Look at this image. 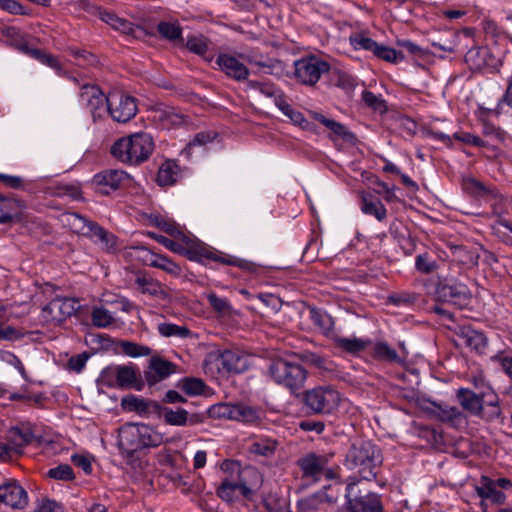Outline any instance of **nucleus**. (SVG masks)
I'll list each match as a JSON object with an SVG mask.
<instances>
[{"label": "nucleus", "mask_w": 512, "mask_h": 512, "mask_svg": "<svg viewBox=\"0 0 512 512\" xmlns=\"http://www.w3.org/2000/svg\"><path fill=\"white\" fill-rule=\"evenodd\" d=\"M456 334L471 351L477 354L485 353L488 346V339L483 332L469 325H463L459 326Z\"/></svg>", "instance_id": "nucleus-25"}, {"label": "nucleus", "mask_w": 512, "mask_h": 512, "mask_svg": "<svg viewBox=\"0 0 512 512\" xmlns=\"http://www.w3.org/2000/svg\"><path fill=\"white\" fill-rule=\"evenodd\" d=\"M205 383L197 378H187L182 383V390L187 395H201L205 389Z\"/></svg>", "instance_id": "nucleus-60"}, {"label": "nucleus", "mask_w": 512, "mask_h": 512, "mask_svg": "<svg viewBox=\"0 0 512 512\" xmlns=\"http://www.w3.org/2000/svg\"><path fill=\"white\" fill-rule=\"evenodd\" d=\"M440 294L446 298L447 302H451L459 308L468 305L471 295L468 287L462 283L443 285L440 289Z\"/></svg>", "instance_id": "nucleus-28"}, {"label": "nucleus", "mask_w": 512, "mask_h": 512, "mask_svg": "<svg viewBox=\"0 0 512 512\" xmlns=\"http://www.w3.org/2000/svg\"><path fill=\"white\" fill-rule=\"evenodd\" d=\"M329 70L327 61L315 55L305 56L294 62L293 78L301 85L313 87Z\"/></svg>", "instance_id": "nucleus-9"}, {"label": "nucleus", "mask_w": 512, "mask_h": 512, "mask_svg": "<svg viewBox=\"0 0 512 512\" xmlns=\"http://www.w3.org/2000/svg\"><path fill=\"white\" fill-rule=\"evenodd\" d=\"M237 491L247 496L251 492V489L248 487L246 480L225 478L217 489V495L225 501H232Z\"/></svg>", "instance_id": "nucleus-31"}, {"label": "nucleus", "mask_w": 512, "mask_h": 512, "mask_svg": "<svg viewBox=\"0 0 512 512\" xmlns=\"http://www.w3.org/2000/svg\"><path fill=\"white\" fill-rule=\"evenodd\" d=\"M331 457L332 455L309 453L300 458L298 460V466L302 471L303 478L312 482H318L323 477L326 479L337 478V470L328 467Z\"/></svg>", "instance_id": "nucleus-11"}, {"label": "nucleus", "mask_w": 512, "mask_h": 512, "mask_svg": "<svg viewBox=\"0 0 512 512\" xmlns=\"http://www.w3.org/2000/svg\"><path fill=\"white\" fill-rule=\"evenodd\" d=\"M112 28L134 38L139 37V34L143 32L140 26H135L132 22L118 16Z\"/></svg>", "instance_id": "nucleus-53"}, {"label": "nucleus", "mask_w": 512, "mask_h": 512, "mask_svg": "<svg viewBox=\"0 0 512 512\" xmlns=\"http://www.w3.org/2000/svg\"><path fill=\"white\" fill-rule=\"evenodd\" d=\"M80 103L91 114L94 123L102 120L108 112L107 95L95 85L85 84L81 87Z\"/></svg>", "instance_id": "nucleus-16"}, {"label": "nucleus", "mask_w": 512, "mask_h": 512, "mask_svg": "<svg viewBox=\"0 0 512 512\" xmlns=\"http://www.w3.org/2000/svg\"><path fill=\"white\" fill-rule=\"evenodd\" d=\"M107 109L114 121L126 123L136 115L137 104L134 97L115 90L107 95Z\"/></svg>", "instance_id": "nucleus-14"}, {"label": "nucleus", "mask_w": 512, "mask_h": 512, "mask_svg": "<svg viewBox=\"0 0 512 512\" xmlns=\"http://www.w3.org/2000/svg\"><path fill=\"white\" fill-rule=\"evenodd\" d=\"M380 463L379 452L370 441L353 443L345 457L346 467L351 470H357L359 476L368 481L376 478L377 467Z\"/></svg>", "instance_id": "nucleus-4"}, {"label": "nucleus", "mask_w": 512, "mask_h": 512, "mask_svg": "<svg viewBox=\"0 0 512 512\" xmlns=\"http://www.w3.org/2000/svg\"><path fill=\"white\" fill-rule=\"evenodd\" d=\"M126 253L144 265L160 269L172 277L177 278L182 274V268L178 263L166 255L152 252L145 246H131Z\"/></svg>", "instance_id": "nucleus-12"}, {"label": "nucleus", "mask_w": 512, "mask_h": 512, "mask_svg": "<svg viewBox=\"0 0 512 512\" xmlns=\"http://www.w3.org/2000/svg\"><path fill=\"white\" fill-rule=\"evenodd\" d=\"M223 367L233 373H241L247 369V359L237 351L226 350L221 354Z\"/></svg>", "instance_id": "nucleus-36"}, {"label": "nucleus", "mask_w": 512, "mask_h": 512, "mask_svg": "<svg viewBox=\"0 0 512 512\" xmlns=\"http://www.w3.org/2000/svg\"><path fill=\"white\" fill-rule=\"evenodd\" d=\"M48 476L56 480L71 481L75 478L73 469L68 464H61L48 471Z\"/></svg>", "instance_id": "nucleus-57"}, {"label": "nucleus", "mask_w": 512, "mask_h": 512, "mask_svg": "<svg viewBox=\"0 0 512 512\" xmlns=\"http://www.w3.org/2000/svg\"><path fill=\"white\" fill-rule=\"evenodd\" d=\"M340 393L330 386H321L305 394V404L315 413L330 414L340 403Z\"/></svg>", "instance_id": "nucleus-13"}, {"label": "nucleus", "mask_w": 512, "mask_h": 512, "mask_svg": "<svg viewBox=\"0 0 512 512\" xmlns=\"http://www.w3.org/2000/svg\"><path fill=\"white\" fill-rule=\"evenodd\" d=\"M477 494L482 499H488L496 504H503L506 496L503 492L497 490L496 482L487 476H482L480 486L476 487Z\"/></svg>", "instance_id": "nucleus-32"}, {"label": "nucleus", "mask_w": 512, "mask_h": 512, "mask_svg": "<svg viewBox=\"0 0 512 512\" xmlns=\"http://www.w3.org/2000/svg\"><path fill=\"white\" fill-rule=\"evenodd\" d=\"M465 61L473 70H496L499 60L496 59L486 47L471 48L465 55Z\"/></svg>", "instance_id": "nucleus-23"}, {"label": "nucleus", "mask_w": 512, "mask_h": 512, "mask_svg": "<svg viewBox=\"0 0 512 512\" xmlns=\"http://www.w3.org/2000/svg\"><path fill=\"white\" fill-rule=\"evenodd\" d=\"M179 176V166L175 161L168 160L160 166L157 174V182L160 186H170L177 181Z\"/></svg>", "instance_id": "nucleus-37"}, {"label": "nucleus", "mask_w": 512, "mask_h": 512, "mask_svg": "<svg viewBox=\"0 0 512 512\" xmlns=\"http://www.w3.org/2000/svg\"><path fill=\"white\" fill-rule=\"evenodd\" d=\"M153 118L163 129L176 128L186 122V116L174 107L155 110Z\"/></svg>", "instance_id": "nucleus-29"}, {"label": "nucleus", "mask_w": 512, "mask_h": 512, "mask_svg": "<svg viewBox=\"0 0 512 512\" xmlns=\"http://www.w3.org/2000/svg\"><path fill=\"white\" fill-rule=\"evenodd\" d=\"M332 339L337 349L353 356H358L372 345L370 338L333 336Z\"/></svg>", "instance_id": "nucleus-27"}, {"label": "nucleus", "mask_w": 512, "mask_h": 512, "mask_svg": "<svg viewBox=\"0 0 512 512\" xmlns=\"http://www.w3.org/2000/svg\"><path fill=\"white\" fill-rule=\"evenodd\" d=\"M248 87L259 91L262 95L268 98H273L276 106H278L280 101H283L286 97L284 92L271 81L250 80L248 81Z\"/></svg>", "instance_id": "nucleus-34"}, {"label": "nucleus", "mask_w": 512, "mask_h": 512, "mask_svg": "<svg viewBox=\"0 0 512 512\" xmlns=\"http://www.w3.org/2000/svg\"><path fill=\"white\" fill-rule=\"evenodd\" d=\"M462 187L465 192L484 201H492L499 198V192L495 187L486 186L474 178L464 179Z\"/></svg>", "instance_id": "nucleus-30"}, {"label": "nucleus", "mask_w": 512, "mask_h": 512, "mask_svg": "<svg viewBox=\"0 0 512 512\" xmlns=\"http://www.w3.org/2000/svg\"><path fill=\"white\" fill-rule=\"evenodd\" d=\"M153 404H158L154 401H146L136 396H127L122 399V406L125 410L137 412L138 414H147L153 408Z\"/></svg>", "instance_id": "nucleus-44"}, {"label": "nucleus", "mask_w": 512, "mask_h": 512, "mask_svg": "<svg viewBox=\"0 0 512 512\" xmlns=\"http://www.w3.org/2000/svg\"><path fill=\"white\" fill-rule=\"evenodd\" d=\"M309 114H310L311 118L320 122L326 128H328L330 131H332L334 134L342 137L343 139H347L351 136V133L347 130V128L343 124L336 122L333 119H329V118L325 117L323 114L316 112V111H310Z\"/></svg>", "instance_id": "nucleus-43"}, {"label": "nucleus", "mask_w": 512, "mask_h": 512, "mask_svg": "<svg viewBox=\"0 0 512 512\" xmlns=\"http://www.w3.org/2000/svg\"><path fill=\"white\" fill-rule=\"evenodd\" d=\"M67 50L77 60L79 65H95L98 63L97 56L89 51L75 47H69Z\"/></svg>", "instance_id": "nucleus-55"}, {"label": "nucleus", "mask_w": 512, "mask_h": 512, "mask_svg": "<svg viewBox=\"0 0 512 512\" xmlns=\"http://www.w3.org/2000/svg\"><path fill=\"white\" fill-rule=\"evenodd\" d=\"M219 69L235 81L242 82L248 79L250 74L248 67L239 58L229 53H220L216 58Z\"/></svg>", "instance_id": "nucleus-21"}, {"label": "nucleus", "mask_w": 512, "mask_h": 512, "mask_svg": "<svg viewBox=\"0 0 512 512\" xmlns=\"http://www.w3.org/2000/svg\"><path fill=\"white\" fill-rule=\"evenodd\" d=\"M120 347L122 352L130 357L148 356L151 354L149 347L130 341H122Z\"/></svg>", "instance_id": "nucleus-52"}, {"label": "nucleus", "mask_w": 512, "mask_h": 512, "mask_svg": "<svg viewBox=\"0 0 512 512\" xmlns=\"http://www.w3.org/2000/svg\"><path fill=\"white\" fill-rule=\"evenodd\" d=\"M160 230L167 233L172 238L180 239L185 244L188 243V240H198L184 227H181L174 220L169 218L164 219Z\"/></svg>", "instance_id": "nucleus-41"}, {"label": "nucleus", "mask_w": 512, "mask_h": 512, "mask_svg": "<svg viewBox=\"0 0 512 512\" xmlns=\"http://www.w3.org/2000/svg\"><path fill=\"white\" fill-rule=\"evenodd\" d=\"M158 333L163 337L187 338L191 335V331L185 327L169 322L159 323L157 325Z\"/></svg>", "instance_id": "nucleus-48"}, {"label": "nucleus", "mask_w": 512, "mask_h": 512, "mask_svg": "<svg viewBox=\"0 0 512 512\" xmlns=\"http://www.w3.org/2000/svg\"><path fill=\"white\" fill-rule=\"evenodd\" d=\"M154 148V140L149 133L136 132L118 139L110 152L121 163L140 165L150 158Z\"/></svg>", "instance_id": "nucleus-2"}, {"label": "nucleus", "mask_w": 512, "mask_h": 512, "mask_svg": "<svg viewBox=\"0 0 512 512\" xmlns=\"http://www.w3.org/2000/svg\"><path fill=\"white\" fill-rule=\"evenodd\" d=\"M491 361L500 364L503 371L512 379V356L500 351L491 356Z\"/></svg>", "instance_id": "nucleus-64"}, {"label": "nucleus", "mask_w": 512, "mask_h": 512, "mask_svg": "<svg viewBox=\"0 0 512 512\" xmlns=\"http://www.w3.org/2000/svg\"><path fill=\"white\" fill-rule=\"evenodd\" d=\"M235 403H219L211 407L210 413L213 417L233 420Z\"/></svg>", "instance_id": "nucleus-58"}, {"label": "nucleus", "mask_w": 512, "mask_h": 512, "mask_svg": "<svg viewBox=\"0 0 512 512\" xmlns=\"http://www.w3.org/2000/svg\"><path fill=\"white\" fill-rule=\"evenodd\" d=\"M233 420L252 424L260 420V415L258 410L251 406L235 403Z\"/></svg>", "instance_id": "nucleus-45"}, {"label": "nucleus", "mask_w": 512, "mask_h": 512, "mask_svg": "<svg viewBox=\"0 0 512 512\" xmlns=\"http://www.w3.org/2000/svg\"><path fill=\"white\" fill-rule=\"evenodd\" d=\"M153 409L158 412L166 424L172 426H194L204 421L203 415L198 413L189 414L183 408L173 410L167 406L153 404Z\"/></svg>", "instance_id": "nucleus-20"}, {"label": "nucleus", "mask_w": 512, "mask_h": 512, "mask_svg": "<svg viewBox=\"0 0 512 512\" xmlns=\"http://www.w3.org/2000/svg\"><path fill=\"white\" fill-rule=\"evenodd\" d=\"M33 435L30 432H23L19 428H12L10 430L8 445L11 447L16 456L22 454L25 446L32 442Z\"/></svg>", "instance_id": "nucleus-39"}, {"label": "nucleus", "mask_w": 512, "mask_h": 512, "mask_svg": "<svg viewBox=\"0 0 512 512\" xmlns=\"http://www.w3.org/2000/svg\"><path fill=\"white\" fill-rule=\"evenodd\" d=\"M157 31L163 38L169 41L183 42L182 28L177 23L161 21L157 25Z\"/></svg>", "instance_id": "nucleus-50"}, {"label": "nucleus", "mask_w": 512, "mask_h": 512, "mask_svg": "<svg viewBox=\"0 0 512 512\" xmlns=\"http://www.w3.org/2000/svg\"><path fill=\"white\" fill-rule=\"evenodd\" d=\"M91 321L97 328H108L115 322L113 314L102 306H95L91 311Z\"/></svg>", "instance_id": "nucleus-46"}, {"label": "nucleus", "mask_w": 512, "mask_h": 512, "mask_svg": "<svg viewBox=\"0 0 512 512\" xmlns=\"http://www.w3.org/2000/svg\"><path fill=\"white\" fill-rule=\"evenodd\" d=\"M362 100L368 107L375 111L383 112L386 110L385 100L382 97L375 95L371 91H363Z\"/></svg>", "instance_id": "nucleus-59"}, {"label": "nucleus", "mask_w": 512, "mask_h": 512, "mask_svg": "<svg viewBox=\"0 0 512 512\" xmlns=\"http://www.w3.org/2000/svg\"><path fill=\"white\" fill-rule=\"evenodd\" d=\"M147 235L168 250L183 255L192 261L203 264L213 261L222 265L235 266L250 273L257 270L253 262L218 251L200 240H188V243L185 244L180 239H170L154 232H148Z\"/></svg>", "instance_id": "nucleus-1"}, {"label": "nucleus", "mask_w": 512, "mask_h": 512, "mask_svg": "<svg viewBox=\"0 0 512 512\" xmlns=\"http://www.w3.org/2000/svg\"><path fill=\"white\" fill-rule=\"evenodd\" d=\"M277 448V441L272 438H256L249 445V452L256 456L270 457L272 456Z\"/></svg>", "instance_id": "nucleus-40"}, {"label": "nucleus", "mask_w": 512, "mask_h": 512, "mask_svg": "<svg viewBox=\"0 0 512 512\" xmlns=\"http://www.w3.org/2000/svg\"><path fill=\"white\" fill-rule=\"evenodd\" d=\"M277 108L295 125L304 129L308 128L309 122L305 118L304 114L293 109V107L289 104L287 97H285L283 101H280V104L277 106Z\"/></svg>", "instance_id": "nucleus-47"}, {"label": "nucleus", "mask_w": 512, "mask_h": 512, "mask_svg": "<svg viewBox=\"0 0 512 512\" xmlns=\"http://www.w3.org/2000/svg\"><path fill=\"white\" fill-rule=\"evenodd\" d=\"M79 307V302L75 298L57 297L43 307L42 318L47 323L60 324L75 314Z\"/></svg>", "instance_id": "nucleus-17"}, {"label": "nucleus", "mask_w": 512, "mask_h": 512, "mask_svg": "<svg viewBox=\"0 0 512 512\" xmlns=\"http://www.w3.org/2000/svg\"><path fill=\"white\" fill-rule=\"evenodd\" d=\"M505 106H509L510 108H512V73L511 76L507 79L506 90L502 97L498 100V103L496 105V115L505 113Z\"/></svg>", "instance_id": "nucleus-61"}, {"label": "nucleus", "mask_w": 512, "mask_h": 512, "mask_svg": "<svg viewBox=\"0 0 512 512\" xmlns=\"http://www.w3.org/2000/svg\"><path fill=\"white\" fill-rule=\"evenodd\" d=\"M130 176L120 169H105L96 173L91 179L92 188L101 195H110L112 192L128 186Z\"/></svg>", "instance_id": "nucleus-15"}, {"label": "nucleus", "mask_w": 512, "mask_h": 512, "mask_svg": "<svg viewBox=\"0 0 512 512\" xmlns=\"http://www.w3.org/2000/svg\"><path fill=\"white\" fill-rule=\"evenodd\" d=\"M62 222L69 227L73 233L88 237H97L106 245L107 251L116 249V238L109 234L103 227L77 213H65L62 215Z\"/></svg>", "instance_id": "nucleus-6"}, {"label": "nucleus", "mask_w": 512, "mask_h": 512, "mask_svg": "<svg viewBox=\"0 0 512 512\" xmlns=\"http://www.w3.org/2000/svg\"><path fill=\"white\" fill-rule=\"evenodd\" d=\"M453 139L475 147H485L486 143L480 137L469 132H456Z\"/></svg>", "instance_id": "nucleus-63"}, {"label": "nucleus", "mask_w": 512, "mask_h": 512, "mask_svg": "<svg viewBox=\"0 0 512 512\" xmlns=\"http://www.w3.org/2000/svg\"><path fill=\"white\" fill-rule=\"evenodd\" d=\"M0 503L12 509H23L28 503V496L16 481H7L0 485Z\"/></svg>", "instance_id": "nucleus-22"}, {"label": "nucleus", "mask_w": 512, "mask_h": 512, "mask_svg": "<svg viewBox=\"0 0 512 512\" xmlns=\"http://www.w3.org/2000/svg\"><path fill=\"white\" fill-rule=\"evenodd\" d=\"M361 211L364 214L374 216L378 221H383L387 216V210L382 202L374 199L371 194L362 193Z\"/></svg>", "instance_id": "nucleus-33"}, {"label": "nucleus", "mask_w": 512, "mask_h": 512, "mask_svg": "<svg viewBox=\"0 0 512 512\" xmlns=\"http://www.w3.org/2000/svg\"><path fill=\"white\" fill-rule=\"evenodd\" d=\"M416 269L423 274H430L436 270L437 264L430 259L428 253L419 254L415 259Z\"/></svg>", "instance_id": "nucleus-62"}, {"label": "nucleus", "mask_w": 512, "mask_h": 512, "mask_svg": "<svg viewBox=\"0 0 512 512\" xmlns=\"http://www.w3.org/2000/svg\"><path fill=\"white\" fill-rule=\"evenodd\" d=\"M310 318L324 335L328 336L333 331L334 321L327 313L312 308L310 310Z\"/></svg>", "instance_id": "nucleus-49"}, {"label": "nucleus", "mask_w": 512, "mask_h": 512, "mask_svg": "<svg viewBox=\"0 0 512 512\" xmlns=\"http://www.w3.org/2000/svg\"><path fill=\"white\" fill-rule=\"evenodd\" d=\"M269 373L277 384L288 388L291 392L302 388L307 378L306 370L299 363L284 359L272 362Z\"/></svg>", "instance_id": "nucleus-7"}, {"label": "nucleus", "mask_w": 512, "mask_h": 512, "mask_svg": "<svg viewBox=\"0 0 512 512\" xmlns=\"http://www.w3.org/2000/svg\"><path fill=\"white\" fill-rule=\"evenodd\" d=\"M356 483H349L346 487V508L348 512H384L381 496L369 492L364 496H351L354 494Z\"/></svg>", "instance_id": "nucleus-18"}, {"label": "nucleus", "mask_w": 512, "mask_h": 512, "mask_svg": "<svg viewBox=\"0 0 512 512\" xmlns=\"http://www.w3.org/2000/svg\"><path fill=\"white\" fill-rule=\"evenodd\" d=\"M331 486H325L323 490L298 501V508L301 512H322L326 506L334 504L338 495L328 494Z\"/></svg>", "instance_id": "nucleus-24"}, {"label": "nucleus", "mask_w": 512, "mask_h": 512, "mask_svg": "<svg viewBox=\"0 0 512 512\" xmlns=\"http://www.w3.org/2000/svg\"><path fill=\"white\" fill-rule=\"evenodd\" d=\"M101 382L111 388H134L142 386L140 369L135 364L111 365L101 372Z\"/></svg>", "instance_id": "nucleus-8"}, {"label": "nucleus", "mask_w": 512, "mask_h": 512, "mask_svg": "<svg viewBox=\"0 0 512 512\" xmlns=\"http://www.w3.org/2000/svg\"><path fill=\"white\" fill-rule=\"evenodd\" d=\"M433 407L434 415L442 422H447L456 426L464 420L463 413L455 406L433 403Z\"/></svg>", "instance_id": "nucleus-35"}, {"label": "nucleus", "mask_w": 512, "mask_h": 512, "mask_svg": "<svg viewBox=\"0 0 512 512\" xmlns=\"http://www.w3.org/2000/svg\"><path fill=\"white\" fill-rule=\"evenodd\" d=\"M350 43L356 50L363 49L371 51L373 54L378 46L376 41L363 34L352 35L350 37Z\"/></svg>", "instance_id": "nucleus-54"}, {"label": "nucleus", "mask_w": 512, "mask_h": 512, "mask_svg": "<svg viewBox=\"0 0 512 512\" xmlns=\"http://www.w3.org/2000/svg\"><path fill=\"white\" fill-rule=\"evenodd\" d=\"M132 288L154 301H165L169 298L166 286L144 272L135 275Z\"/></svg>", "instance_id": "nucleus-19"}, {"label": "nucleus", "mask_w": 512, "mask_h": 512, "mask_svg": "<svg viewBox=\"0 0 512 512\" xmlns=\"http://www.w3.org/2000/svg\"><path fill=\"white\" fill-rule=\"evenodd\" d=\"M175 372V365L160 357H152L148 369L145 371V379L152 386L168 378Z\"/></svg>", "instance_id": "nucleus-26"}, {"label": "nucleus", "mask_w": 512, "mask_h": 512, "mask_svg": "<svg viewBox=\"0 0 512 512\" xmlns=\"http://www.w3.org/2000/svg\"><path fill=\"white\" fill-rule=\"evenodd\" d=\"M163 443V435L146 424L128 423L118 431L120 453L129 458L144 448H155Z\"/></svg>", "instance_id": "nucleus-3"}, {"label": "nucleus", "mask_w": 512, "mask_h": 512, "mask_svg": "<svg viewBox=\"0 0 512 512\" xmlns=\"http://www.w3.org/2000/svg\"><path fill=\"white\" fill-rule=\"evenodd\" d=\"M369 348H371V355L376 360L389 363H401L403 361L396 350L390 347L386 342H372Z\"/></svg>", "instance_id": "nucleus-38"}, {"label": "nucleus", "mask_w": 512, "mask_h": 512, "mask_svg": "<svg viewBox=\"0 0 512 512\" xmlns=\"http://www.w3.org/2000/svg\"><path fill=\"white\" fill-rule=\"evenodd\" d=\"M221 470L231 475H236L237 480H245L246 477H258V472L255 468L247 467L242 469L239 461L224 460L221 464Z\"/></svg>", "instance_id": "nucleus-42"}, {"label": "nucleus", "mask_w": 512, "mask_h": 512, "mask_svg": "<svg viewBox=\"0 0 512 512\" xmlns=\"http://www.w3.org/2000/svg\"><path fill=\"white\" fill-rule=\"evenodd\" d=\"M457 399L464 410L486 421H492L500 415L498 396L493 392L477 395L470 389L460 388Z\"/></svg>", "instance_id": "nucleus-5"}, {"label": "nucleus", "mask_w": 512, "mask_h": 512, "mask_svg": "<svg viewBox=\"0 0 512 512\" xmlns=\"http://www.w3.org/2000/svg\"><path fill=\"white\" fill-rule=\"evenodd\" d=\"M185 47L190 52L204 57L208 51V40L203 36H188Z\"/></svg>", "instance_id": "nucleus-51"}, {"label": "nucleus", "mask_w": 512, "mask_h": 512, "mask_svg": "<svg viewBox=\"0 0 512 512\" xmlns=\"http://www.w3.org/2000/svg\"><path fill=\"white\" fill-rule=\"evenodd\" d=\"M6 35L10 38L19 37V41L15 46L17 50L23 54L35 59L45 66L50 67L57 74L64 73V66L60 59L45 50L37 48L33 43V39L22 36L20 29L15 27L8 28Z\"/></svg>", "instance_id": "nucleus-10"}, {"label": "nucleus", "mask_w": 512, "mask_h": 512, "mask_svg": "<svg viewBox=\"0 0 512 512\" xmlns=\"http://www.w3.org/2000/svg\"><path fill=\"white\" fill-rule=\"evenodd\" d=\"M374 55L379 59L385 60L390 63H397L398 61H401L404 58L401 52H397L395 49L391 47L379 44L374 52Z\"/></svg>", "instance_id": "nucleus-56"}]
</instances>
